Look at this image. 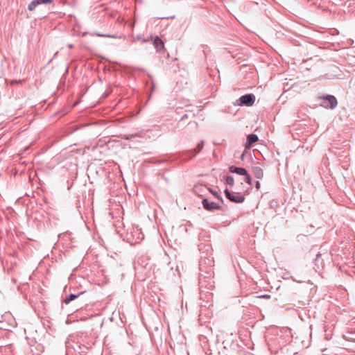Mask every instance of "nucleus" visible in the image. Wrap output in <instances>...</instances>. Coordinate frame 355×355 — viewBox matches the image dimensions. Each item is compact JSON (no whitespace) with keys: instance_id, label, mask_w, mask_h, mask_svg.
I'll return each instance as SVG.
<instances>
[{"instance_id":"7","label":"nucleus","mask_w":355,"mask_h":355,"mask_svg":"<svg viewBox=\"0 0 355 355\" xmlns=\"http://www.w3.org/2000/svg\"><path fill=\"white\" fill-rule=\"evenodd\" d=\"M53 2V0H33L28 6L29 11L34 10L36 7L42 4H49Z\"/></svg>"},{"instance_id":"23","label":"nucleus","mask_w":355,"mask_h":355,"mask_svg":"<svg viewBox=\"0 0 355 355\" xmlns=\"http://www.w3.org/2000/svg\"><path fill=\"white\" fill-rule=\"evenodd\" d=\"M68 47H69V49H72V48H73V44H69V45H68Z\"/></svg>"},{"instance_id":"19","label":"nucleus","mask_w":355,"mask_h":355,"mask_svg":"<svg viewBox=\"0 0 355 355\" xmlns=\"http://www.w3.org/2000/svg\"><path fill=\"white\" fill-rule=\"evenodd\" d=\"M137 137V134L126 135L124 136V139L126 140H130V139Z\"/></svg>"},{"instance_id":"10","label":"nucleus","mask_w":355,"mask_h":355,"mask_svg":"<svg viewBox=\"0 0 355 355\" xmlns=\"http://www.w3.org/2000/svg\"><path fill=\"white\" fill-rule=\"evenodd\" d=\"M229 171L232 173H236L239 175H248V171L245 168L242 167H237L235 166H230L229 167Z\"/></svg>"},{"instance_id":"14","label":"nucleus","mask_w":355,"mask_h":355,"mask_svg":"<svg viewBox=\"0 0 355 355\" xmlns=\"http://www.w3.org/2000/svg\"><path fill=\"white\" fill-rule=\"evenodd\" d=\"M209 191L216 198H217L221 202V204H224L225 202L223 198L217 191H215L212 189H209Z\"/></svg>"},{"instance_id":"17","label":"nucleus","mask_w":355,"mask_h":355,"mask_svg":"<svg viewBox=\"0 0 355 355\" xmlns=\"http://www.w3.org/2000/svg\"><path fill=\"white\" fill-rule=\"evenodd\" d=\"M245 179L244 181L248 183V184H252V179L250 175L248 173V175H244Z\"/></svg>"},{"instance_id":"3","label":"nucleus","mask_w":355,"mask_h":355,"mask_svg":"<svg viewBox=\"0 0 355 355\" xmlns=\"http://www.w3.org/2000/svg\"><path fill=\"white\" fill-rule=\"evenodd\" d=\"M240 106H252L255 101V96L253 94H247L241 96L238 100Z\"/></svg>"},{"instance_id":"21","label":"nucleus","mask_w":355,"mask_h":355,"mask_svg":"<svg viewBox=\"0 0 355 355\" xmlns=\"http://www.w3.org/2000/svg\"><path fill=\"white\" fill-rule=\"evenodd\" d=\"M260 182L259 181H257L256 183H255V187L257 189H259L260 188Z\"/></svg>"},{"instance_id":"25","label":"nucleus","mask_w":355,"mask_h":355,"mask_svg":"<svg viewBox=\"0 0 355 355\" xmlns=\"http://www.w3.org/2000/svg\"><path fill=\"white\" fill-rule=\"evenodd\" d=\"M68 69H69V68H68V67H67V69H66V73H67V72H68Z\"/></svg>"},{"instance_id":"12","label":"nucleus","mask_w":355,"mask_h":355,"mask_svg":"<svg viewBox=\"0 0 355 355\" xmlns=\"http://www.w3.org/2000/svg\"><path fill=\"white\" fill-rule=\"evenodd\" d=\"M252 172L254 177L257 179H261L263 176V172L261 168L259 166H255L252 167Z\"/></svg>"},{"instance_id":"4","label":"nucleus","mask_w":355,"mask_h":355,"mask_svg":"<svg viewBox=\"0 0 355 355\" xmlns=\"http://www.w3.org/2000/svg\"><path fill=\"white\" fill-rule=\"evenodd\" d=\"M202 207L206 211H213L214 210H222V207L220 205L213 201H209L207 198H202Z\"/></svg>"},{"instance_id":"6","label":"nucleus","mask_w":355,"mask_h":355,"mask_svg":"<svg viewBox=\"0 0 355 355\" xmlns=\"http://www.w3.org/2000/svg\"><path fill=\"white\" fill-rule=\"evenodd\" d=\"M226 198L231 202L235 203H242L245 200V197L241 194L237 196L233 195L228 189H225L224 191Z\"/></svg>"},{"instance_id":"18","label":"nucleus","mask_w":355,"mask_h":355,"mask_svg":"<svg viewBox=\"0 0 355 355\" xmlns=\"http://www.w3.org/2000/svg\"><path fill=\"white\" fill-rule=\"evenodd\" d=\"M100 36H102V37H110V38H121V36H116L115 35H110V34H105V35H99Z\"/></svg>"},{"instance_id":"13","label":"nucleus","mask_w":355,"mask_h":355,"mask_svg":"<svg viewBox=\"0 0 355 355\" xmlns=\"http://www.w3.org/2000/svg\"><path fill=\"white\" fill-rule=\"evenodd\" d=\"M85 292H80L78 294L71 293L63 300V302L66 304H69L71 301L78 298L80 295H83Z\"/></svg>"},{"instance_id":"20","label":"nucleus","mask_w":355,"mask_h":355,"mask_svg":"<svg viewBox=\"0 0 355 355\" xmlns=\"http://www.w3.org/2000/svg\"><path fill=\"white\" fill-rule=\"evenodd\" d=\"M66 355H83V354H71V348L70 345L69 344L67 345V350H66Z\"/></svg>"},{"instance_id":"8","label":"nucleus","mask_w":355,"mask_h":355,"mask_svg":"<svg viewBox=\"0 0 355 355\" xmlns=\"http://www.w3.org/2000/svg\"><path fill=\"white\" fill-rule=\"evenodd\" d=\"M204 141H200L198 144L196 148L190 150L189 152L187 153V154L191 153L192 155L189 158H184V160H189L192 157H195L198 153H199L204 147Z\"/></svg>"},{"instance_id":"1","label":"nucleus","mask_w":355,"mask_h":355,"mask_svg":"<svg viewBox=\"0 0 355 355\" xmlns=\"http://www.w3.org/2000/svg\"><path fill=\"white\" fill-rule=\"evenodd\" d=\"M322 105L326 108L334 109L338 104L336 98L330 94L323 96L320 98Z\"/></svg>"},{"instance_id":"24","label":"nucleus","mask_w":355,"mask_h":355,"mask_svg":"<svg viewBox=\"0 0 355 355\" xmlns=\"http://www.w3.org/2000/svg\"><path fill=\"white\" fill-rule=\"evenodd\" d=\"M243 157H244V153H243L242 155H241V159H243Z\"/></svg>"},{"instance_id":"2","label":"nucleus","mask_w":355,"mask_h":355,"mask_svg":"<svg viewBox=\"0 0 355 355\" xmlns=\"http://www.w3.org/2000/svg\"><path fill=\"white\" fill-rule=\"evenodd\" d=\"M328 257H329V254L327 252H325V253L318 252L316 254L315 258L313 261L314 269L316 272H319L322 270V268L324 266V258L327 259Z\"/></svg>"},{"instance_id":"11","label":"nucleus","mask_w":355,"mask_h":355,"mask_svg":"<svg viewBox=\"0 0 355 355\" xmlns=\"http://www.w3.org/2000/svg\"><path fill=\"white\" fill-rule=\"evenodd\" d=\"M153 44L157 51H160L164 48V42L158 36L151 37Z\"/></svg>"},{"instance_id":"5","label":"nucleus","mask_w":355,"mask_h":355,"mask_svg":"<svg viewBox=\"0 0 355 355\" xmlns=\"http://www.w3.org/2000/svg\"><path fill=\"white\" fill-rule=\"evenodd\" d=\"M69 344L71 348V354H78L84 355L87 350V347L85 345L75 343L71 345L70 343L67 342L66 345Z\"/></svg>"},{"instance_id":"15","label":"nucleus","mask_w":355,"mask_h":355,"mask_svg":"<svg viewBox=\"0 0 355 355\" xmlns=\"http://www.w3.org/2000/svg\"><path fill=\"white\" fill-rule=\"evenodd\" d=\"M189 152V150L182 152L179 154L178 159L180 162H187V160H184V158H189L192 154H187V153Z\"/></svg>"},{"instance_id":"9","label":"nucleus","mask_w":355,"mask_h":355,"mask_svg":"<svg viewBox=\"0 0 355 355\" xmlns=\"http://www.w3.org/2000/svg\"><path fill=\"white\" fill-rule=\"evenodd\" d=\"M259 137L255 134H250L247 137V141L245 144V148H250L251 146L258 141Z\"/></svg>"},{"instance_id":"16","label":"nucleus","mask_w":355,"mask_h":355,"mask_svg":"<svg viewBox=\"0 0 355 355\" xmlns=\"http://www.w3.org/2000/svg\"><path fill=\"white\" fill-rule=\"evenodd\" d=\"M225 182H226V184H227L228 185L232 187L234 185V178L232 176L228 175L226 178Z\"/></svg>"},{"instance_id":"22","label":"nucleus","mask_w":355,"mask_h":355,"mask_svg":"<svg viewBox=\"0 0 355 355\" xmlns=\"http://www.w3.org/2000/svg\"><path fill=\"white\" fill-rule=\"evenodd\" d=\"M260 297H263V298H270V295H268V294H264V295H262L261 296H259Z\"/></svg>"}]
</instances>
